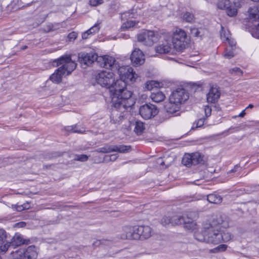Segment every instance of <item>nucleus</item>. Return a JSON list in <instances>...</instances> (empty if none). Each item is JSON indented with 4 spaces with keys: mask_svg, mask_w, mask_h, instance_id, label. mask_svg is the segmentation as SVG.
Listing matches in <instances>:
<instances>
[{
    "mask_svg": "<svg viewBox=\"0 0 259 259\" xmlns=\"http://www.w3.org/2000/svg\"><path fill=\"white\" fill-rule=\"evenodd\" d=\"M126 82L117 79L111 83L108 88L111 98L113 109V118L111 121L114 123H119L125 116V113L130 109L135 102L132 98V92L127 90Z\"/></svg>",
    "mask_w": 259,
    "mask_h": 259,
    "instance_id": "f257e3e1",
    "label": "nucleus"
},
{
    "mask_svg": "<svg viewBox=\"0 0 259 259\" xmlns=\"http://www.w3.org/2000/svg\"><path fill=\"white\" fill-rule=\"evenodd\" d=\"M55 62L57 65H62L50 76V79L54 83H59L62 81V76L69 75L76 68V64L71 60L70 56L62 57Z\"/></svg>",
    "mask_w": 259,
    "mask_h": 259,
    "instance_id": "f03ea898",
    "label": "nucleus"
},
{
    "mask_svg": "<svg viewBox=\"0 0 259 259\" xmlns=\"http://www.w3.org/2000/svg\"><path fill=\"white\" fill-rule=\"evenodd\" d=\"M188 98V93L184 89H177L172 92L169 98V102L165 106L167 112L173 114L179 111L181 104Z\"/></svg>",
    "mask_w": 259,
    "mask_h": 259,
    "instance_id": "7ed1b4c3",
    "label": "nucleus"
},
{
    "mask_svg": "<svg viewBox=\"0 0 259 259\" xmlns=\"http://www.w3.org/2000/svg\"><path fill=\"white\" fill-rule=\"evenodd\" d=\"M205 229L206 243L213 244L221 243L222 241L227 242L232 238L231 234L229 232H224L210 225H204Z\"/></svg>",
    "mask_w": 259,
    "mask_h": 259,
    "instance_id": "20e7f679",
    "label": "nucleus"
},
{
    "mask_svg": "<svg viewBox=\"0 0 259 259\" xmlns=\"http://www.w3.org/2000/svg\"><path fill=\"white\" fill-rule=\"evenodd\" d=\"M189 41L186 32L181 28H177L172 37L174 48L178 52H182L187 47Z\"/></svg>",
    "mask_w": 259,
    "mask_h": 259,
    "instance_id": "39448f33",
    "label": "nucleus"
},
{
    "mask_svg": "<svg viewBox=\"0 0 259 259\" xmlns=\"http://www.w3.org/2000/svg\"><path fill=\"white\" fill-rule=\"evenodd\" d=\"M139 112L143 118L147 120L155 117L159 111L155 105L147 103L140 107Z\"/></svg>",
    "mask_w": 259,
    "mask_h": 259,
    "instance_id": "423d86ee",
    "label": "nucleus"
},
{
    "mask_svg": "<svg viewBox=\"0 0 259 259\" xmlns=\"http://www.w3.org/2000/svg\"><path fill=\"white\" fill-rule=\"evenodd\" d=\"M117 73L120 77V80H123L127 83L128 81H134L137 77V74L134 72L133 69L128 66H119L116 69Z\"/></svg>",
    "mask_w": 259,
    "mask_h": 259,
    "instance_id": "0eeeda50",
    "label": "nucleus"
},
{
    "mask_svg": "<svg viewBox=\"0 0 259 259\" xmlns=\"http://www.w3.org/2000/svg\"><path fill=\"white\" fill-rule=\"evenodd\" d=\"M158 40V37L153 31L146 30L138 35V40L147 46H152Z\"/></svg>",
    "mask_w": 259,
    "mask_h": 259,
    "instance_id": "6e6552de",
    "label": "nucleus"
},
{
    "mask_svg": "<svg viewBox=\"0 0 259 259\" xmlns=\"http://www.w3.org/2000/svg\"><path fill=\"white\" fill-rule=\"evenodd\" d=\"M97 82L102 87L108 89L114 81V74L112 72L103 71L96 76Z\"/></svg>",
    "mask_w": 259,
    "mask_h": 259,
    "instance_id": "1a4fd4ad",
    "label": "nucleus"
},
{
    "mask_svg": "<svg viewBox=\"0 0 259 259\" xmlns=\"http://www.w3.org/2000/svg\"><path fill=\"white\" fill-rule=\"evenodd\" d=\"M97 63L102 67L113 70L117 69L119 67V64L116 62L115 58L110 56H98Z\"/></svg>",
    "mask_w": 259,
    "mask_h": 259,
    "instance_id": "9d476101",
    "label": "nucleus"
},
{
    "mask_svg": "<svg viewBox=\"0 0 259 259\" xmlns=\"http://www.w3.org/2000/svg\"><path fill=\"white\" fill-rule=\"evenodd\" d=\"M203 161V157L199 153H194L192 154H185L182 159V163L190 167L192 165H196L200 163Z\"/></svg>",
    "mask_w": 259,
    "mask_h": 259,
    "instance_id": "9b49d317",
    "label": "nucleus"
},
{
    "mask_svg": "<svg viewBox=\"0 0 259 259\" xmlns=\"http://www.w3.org/2000/svg\"><path fill=\"white\" fill-rule=\"evenodd\" d=\"M218 7L220 9L225 10L226 13L230 17L237 15V9L235 3H231L229 0H220L218 3Z\"/></svg>",
    "mask_w": 259,
    "mask_h": 259,
    "instance_id": "f8f14e48",
    "label": "nucleus"
},
{
    "mask_svg": "<svg viewBox=\"0 0 259 259\" xmlns=\"http://www.w3.org/2000/svg\"><path fill=\"white\" fill-rule=\"evenodd\" d=\"M219 230L225 229L229 227V221L227 217L223 214H219L214 218L210 223L206 224Z\"/></svg>",
    "mask_w": 259,
    "mask_h": 259,
    "instance_id": "ddd939ff",
    "label": "nucleus"
},
{
    "mask_svg": "<svg viewBox=\"0 0 259 259\" xmlns=\"http://www.w3.org/2000/svg\"><path fill=\"white\" fill-rule=\"evenodd\" d=\"M98 55L94 52H81L78 54V58L79 62L86 65H89L95 61L98 62Z\"/></svg>",
    "mask_w": 259,
    "mask_h": 259,
    "instance_id": "4468645a",
    "label": "nucleus"
},
{
    "mask_svg": "<svg viewBox=\"0 0 259 259\" xmlns=\"http://www.w3.org/2000/svg\"><path fill=\"white\" fill-rule=\"evenodd\" d=\"M139 236L136 226H125L123 229L120 238L122 239L138 240Z\"/></svg>",
    "mask_w": 259,
    "mask_h": 259,
    "instance_id": "2eb2a0df",
    "label": "nucleus"
},
{
    "mask_svg": "<svg viewBox=\"0 0 259 259\" xmlns=\"http://www.w3.org/2000/svg\"><path fill=\"white\" fill-rule=\"evenodd\" d=\"M131 60L135 66L141 65L145 62L144 55L140 49H136L131 54Z\"/></svg>",
    "mask_w": 259,
    "mask_h": 259,
    "instance_id": "dca6fc26",
    "label": "nucleus"
},
{
    "mask_svg": "<svg viewBox=\"0 0 259 259\" xmlns=\"http://www.w3.org/2000/svg\"><path fill=\"white\" fill-rule=\"evenodd\" d=\"M139 239H146L151 236L152 229L148 226H136Z\"/></svg>",
    "mask_w": 259,
    "mask_h": 259,
    "instance_id": "f3484780",
    "label": "nucleus"
},
{
    "mask_svg": "<svg viewBox=\"0 0 259 259\" xmlns=\"http://www.w3.org/2000/svg\"><path fill=\"white\" fill-rule=\"evenodd\" d=\"M220 97V92L217 88H211L207 94V101L209 103H214L218 101Z\"/></svg>",
    "mask_w": 259,
    "mask_h": 259,
    "instance_id": "a211bd4d",
    "label": "nucleus"
},
{
    "mask_svg": "<svg viewBox=\"0 0 259 259\" xmlns=\"http://www.w3.org/2000/svg\"><path fill=\"white\" fill-rule=\"evenodd\" d=\"M29 242V240L24 239L22 236L18 234H16L10 242L11 245L15 247L24 244H28Z\"/></svg>",
    "mask_w": 259,
    "mask_h": 259,
    "instance_id": "6ab92c4d",
    "label": "nucleus"
},
{
    "mask_svg": "<svg viewBox=\"0 0 259 259\" xmlns=\"http://www.w3.org/2000/svg\"><path fill=\"white\" fill-rule=\"evenodd\" d=\"M156 53L159 54H167L169 53L171 50L170 44L165 41L161 44H159L155 48Z\"/></svg>",
    "mask_w": 259,
    "mask_h": 259,
    "instance_id": "aec40b11",
    "label": "nucleus"
},
{
    "mask_svg": "<svg viewBox=\"0 0 259 259\" xmlns=\"http://www.w3.org/2000/svg\"><path fill=\"white\" fill-rule=\"evenodd\" d=\"M192 214H187L186 217V221L184 222V228L188 230L194 231L197 229V225L193 221V218H191Z\"/></svg>",
    "mask_w": 259,
    "mask_h": 259,
    "instance_id": "412c9836",
    "label": "nucleus"
},
{
    "mask_svg": "<svg viewBox=\"0 0 259 259\" xmlns=\"http://www.w3.org/2000/svg\"><path fill=\"white\" fill-rule=\"evenodd\" d=\"M249 17L250 20L255 21L259 19V5L250 7L248 9Z\"/></svg>",
    "mask_w": 259,
    "mask_h": 259,
    "instance_id": "4be33fe9",
    "label": "nucleus"
},
{
    "mask_svg": "<svg viewBox=\"0 0 259 259\" xmlns=\"http://www.w3.org/2000/svg\"><path fill=\"white\" fill-rule=\"evenodd\" d=\"M207 200L210 203L219 204L222 202L223 198L218 194L212 193L207 196Z\"/></svg>",
    "mask_w": 259,
    "mask_h": 259,
    "instance_id": "5701e85b",
    "label": "nucleus"
},
{
    "mask_svg": "<svg viewBox=\"0 0 259 259\" xmlns=\"http://www.w3.org/2000/svg\"><path fill=\"white\" fill-rule=\"evenodd\" d=\"M26 254V259H35L37 256L36 248L34 246L28 247L25 251Z\"/></svg>",
    "mask_w": 259,
    "mask_h": 259,
    "instance_id": "b1692460",
    "label": "nucleus"
},
{
    "mask_svg": "<svg viewBox=\"0 0 259 259\" xmlns=\"http://www.w3.org/2000/svg\"><path fill=\"white\" fill-rule=\"evenodd\" d=\"M132 150L131 146L123 145H113V152H118L121 153H127Z\"/></svg>",
    "mask_w": 259,
    "mask_h": 259,
    "instance_id": "393cba45",
    "label": "nucleus"
},
{
    "mask_svg": "<svg viewBox=\"0 0 259 259\" xmlns=\"http://www.w3.org/2000/svg\"><path fill=\"white\" fill-rule=\"evenodd\" d=\"M150 97L152 101L156 103L162 101L165 98L164 94L160 91L152 93Z\"/></svg>",
    "mask_w": 259,
    "mask_h": 259,
    "instance_id": "a878e982",
    "label": "nucleus"
},
{
    "mask_svg": "<svg viewBox=\"0 0 259 259\" xmlns=\"http://www.w3.org/2000/svg\"><path fill=\"white\" fill-rule=\"evenodd\" d=\"M9 259H26V254L23 249H19L11 253Z\"/></svg>",
    "mask_w": 259,
    "mask_h": 259,
    "instance_id": "bb28decb",
    "label": "nucleus"
},
{
    "mask_svg": "<svg viewBox=\"0 0 259 259\" xmlns=\"http://www.w3.org/2000/svg\"><path fill=\"white\" fill-rule=\"evenodd\" d=\"M135 125L134 131L135 133L138 135L142 134L145 129L144 122L140 120H137L136 121Z\"/></svg>",
    "mask_w": 259,
    "mask_h": 259,
    "instance_id": "cd10ccee",
    "label": "nucleus"
},
{
    "mask_svg": "<svg viewBox=\"0 0 259 259\" xmlns=\"http://www.w3.org/2000/svg\"><path fill=\"white\" fill-rule=\"evenodd\" d=\"M187 214H185L183 216H174L172 218H170L171 220V225H181L184 224V222L186 221V217Z\"/></svg>",
    "mask_w": 259,
    "mask_h": 259,
    "instance_id": "c85d7f7f",
    "label": "nucleus"
},
{
    "mask_svg": "<svg viewBox=\"0 0 259 259\" xmlns=\"http://www.w3.org/2000/svg\"><path fill=\"white\" fill-rule=\"evenodd\" d=\"M205 229L204 228V225L203 227V230L201 233L200 232H195L194 234V238L199 241L200 242H204L206 243V233Z\"/></svg>",
    "mask_w": 259,
    "mask_h": 259,
    "instance_id": "c756f323",
    "label": "nucleus"
},
{
    "mask_svg": "<svg viewBox=\"0 0 259 259\" xmlns=\"http://www.w3.org/2000/svg\"><path fill=\"white\" fill-rule=\"evenodd\" d=\"M204 29L203 28H192L190 29L191 34L194 37H199L204 35Z\"/></svg>",
    "mask_w": 259,
    "mask_h": 259,
    "instance_id": "7c9ffc66",
    "label": "nucleus"
},
{
    "mask_svg": "<svg viewBox=\"0 0 259 259\" xmlns=\"http://www.w3.org/2000/svg\"><path fill=\"white\" fill-rule=\"evenodd\" d=\"M183 19L187 22L192 23L195 20L194 15L191 12H186L183 14Z\"/></svg>",
    "mask_w": 259,
    "mask_h": 259,
    "instance_id": "2f4dec72",
    "label": "nucleus"
},
{
    "mask_svg": "<svg viewBox=\"0 0 259 259\" xmlns=\"http://www.w3.org/2000/svg\"><path fill=\"white\" fill-rule=\"evenodd\" d=\"M2 243L0 246V253L5 254L8 250L9 247L12 245L10 242L2 241Z\"/></svg>",
    "mask_w": 259,
    "mask_h": 259,
    "instance_id": "473e14b6",
    "label": "nucleus"
},
{
    "mask_svg": "<svg viewBox=\"0 0 259 259\" xmlns=\"http://www.w3.org/2000/svg\"><path fill=\"white\" fill-rule=\"evenodd\" d=\"M221 38L223 41H226L228 40H230V33L229 31H226L224 29V28L222 27V30L221 31L220 33Z\"/></svg>",
    "mask_w": 259,
    "mask_h": 259,
    "instance_id": "72a5a7b5",
    "label": "nucleus"
},
{
    "mask_svg": "<svg viewBox=\"0 0 259 259\" xmlns=\"http://www.w3.org/2000/svg\"><path fill=\"white\" fill-rule=\"evenodd\" d=\"M113 145H106L103 147L98 148L96 151L99 153H107L113 152Z\"/></svg>",
    "mask_w": 259,
    "mask_h": 259,
    "instance_id": "f704fd0d",
    "label": "nucleus"
},
{
    "mask_svg": "<svg viewBox=\"0 0 259 259\" xmlns=\"http://www.w3.org/2000/svg\"><path fill=\"white\" fill-rule=\"evenodd\" d=\"M205 120L206 118L199 119V120H198L197 121L193 123L192 129L194 130L196 128L201 127L204 124V121Z\"/></svg>",
    "mask_w": 259,
    "mask_h": 259,
    "instance_id": "c9c22d12",
    "label": "nucleus"
},
{
    "mask_svg": "<svg viewBox=\"0 0 259 259\" xmlns=\"http://www.w3.org/2000/svg\"><path fill=\"white\" fill-rule=\"evenodd\" d=\"M227 247L228 246L226 244L219 245L213 249V252L217 253L224 251L227 249Z\"/></svg>",
    "mask_w": 259,
    "mask_h": 259,
    "instance_id": "e433bc0d",
    "label": "nucleus"
},
{
    "mask_svg": "<svg viewBox=\"0 0 259 259\" xmlns=\"http://www.w3.org/2000/svg\"><path fill=\"white\" fill-rule=\"evenodd\" d=\"M251 33L253 37L259 39V23L252 29Z\"/></svg>",
    "mask_w": 259,
    "mask_h": 259,
    "instance_id": "4c0bfd02",
    "label": "nucleus"
},
{
    "mask_svg": "<svg viewBox=\"0 0 259 259\" xmlns=\"http://www.w3.org/2000/svg\"><path fill=\"white\" fill-rule=\"evenodd\" d=\"M118 155L117 154H111L110 155H106L104 157L105 160L107 162L114 161L118 158Z\"/></svg>",
    "mask_w": 259,
    "mask_h": 259,
    "instance_id": "58836bf2",
    "label": "nucleus"
},
{
    "mask_svg": "<svg viewBox=\"0 0 259 259\" xmlns=\"http://www.w3.org/2000/svg\"><path fill=\"white\" fill-rule=\"evenodd\" d=\"M230 73L231 74H234L235 75H238L240 76L242 75L243 72L238 67H235L234 68H232L230 70Z\"/></svg>",
    "mask_w": 259,
    "mask_h": 259,
    "instance_id": "ea45409f",
    "label": "nucleus"
},
{
    "mask_svg": "<svg viewBox=\"0 0 259 259\" xmlns=\"http://www.w3.org/2000/svg\"><path fill=\"white\" fill-rule=\"evenodd\" d=\"M77 128L76 125L74 126H68L66 127L65 130L68 132H71L72 133H82L83 131L81 130H78L76 129Z\"/></svg>",
    "mask_w": 259,
    "mask_h": 259,
    "instance_id": "a19ab883",
    "label": "nucleus"
},
{
    "mask_svg": "<svg viewBox=\"0 0 259 259\" xmlns=\"http://www.w3.org/2000/svg\"><path fill=\"white\" fill-rule=\"evenodd\" d=\"M29 207L28 203H24L23 205H17L15 206V209L18 211H21L24 209H28Z\"/></svg>",
    "mask_w": 259,
    "mask_h": 259,
    "instance_id": "79ce46f5",
    "label": "nucleus"
},
{
    "mask_svg": "<svg viewBox=\"0 0 259 259\" xmlns=\"http://www.w3.org/2000/svg\"><path fill=\"white\" fill-rule=\"evenodd\" d=\"M160 223L163 226H165L169 224H171V220L169 217H164L161 220Z\"/></svg>",
    "mask_w": 259,
    "mask_h": 259,
    "instance_id": "37998d69",
    "label": "nucleus"
},
{
    "mask_svg": "<svg viewBox=\"0 0 259 259\" xmlns=\"http://www.w3.org/2000/svg\"><path fill=\"white\" fill-rule=\"evenodd\" d=\"M99 24L100 23H99L95 24L93 27L88 30V31H90V33L92 34L98 32L100 29Z\"/></svg>",
    "mask_w": 259,
    "mask_h": 259,
    "instance_id": "c03bdc74",
    "label": "nucleus"
},
{
    "mask_svg": "<svg viewBox=\"0 0 259 259\" xmlns=\"http://www.w3.org/2000/svg\"><path fill=\"white\" fill-rule=\"evenodd\" d=\"M154 87H156L155 81L153 80H150L147 81L145 83V88L149 90H152Z\"/></svg>",
    "mask_w": 259,
    "mask_h": 259,
    "instance_id": "a18cd8bd",
    "label": "nucleus"
},
{
    "mask_svg": "<svg viewBox=\"0 0 259 259\" xmlns=\"http://www.w3.org/2000/svg\"><path fill=\"white\" fill-rule=\"evenodd\" d=\"M234 56V53L233 52V50L231 49L230 50H228L227 49L226 52L224 53V56L225 58L227 59H231Z\"/></svg>",
    "mask_w": 259,
    "mask_h": 259,
    "instance_id": "49530a36",
    "label": "nucleus"
},
{
    "mask_svg": "<svg viewBox=\"0 0 259 259\" xmlns=\"http://www.w3.org/2000/svg\"><path fill=\"white\" fill-rule=\"evenodd\" d=\"M136 23L133 21H127L126 22L124 23L122 25L123 28H129L132 27H133L135 25Z\"/></svg>",
    "mask_w": 259,
    "mask_h": 259,
    "instance_id": "de8ad7c7",
    "label": "nucleus"
},
{
    "mask_svg": "<svg viewBox=\"0 0 259 259\" xmlns=\"http://www.w3.org/2000/svg\"><path fill=\"white\" fill-rule=\"evenodd\" d=\"M77 36V34L75 32H72L68 34V39L70 41L74 40Z\"/></svg>",
    "mask_w": 259,
    "mask_h": 259,
    "instance_id": "09e8293b",
    "label": "nucleus"
},
{
    "mask_svg": "<svg viewBox=\"0 0 259 259\" xmlns=\"http://www.w3.org/2000/svg\"><path fill=\"white\" fill-rule=\"evenodd\" d=\"M7 238V233L3 229L0 228V242L3 241Z\"/></svg>",
    "mask_w": 259,
    "mask_h": 259,
    "instance_id": "8fccbe9b",
    "label": "nucleus"
},
{
    "mask_svg": "<svg viewBox=\"0 0 259 259\" xmlns=\"http://www.w3.org/2000/svg\"><path fill=\"white\" fill-rule=\"evenodd\" d=\"M103 3V0H90V4L92 6H97Z\"/></svg>",
    "mask_w": 259,
    "mask_h": 259,
    "instance_id": "3c124183",
    "label": "nucleus"
},
{
    "mask_svg": "<svg viewBox=\"0 0 259 259\" xmlns=\"http://www.w3.org/2000/svg\"><path fill=\"white\" fill-rule=\"evenodd\" d=\"M76 159L80 161H86L88 159V156L84 154L78 155L76 156Z\"/></svg>",
    "mask_w": 259,
    "mask_h": 259,
    "instance_id": "603ef678",
    "label": "nucleus"
},
{
    "mask_svg": "<svg viewBox=\"0 0 259 259\" xmlns=\"http://www.w3.org/2000/svg\"><path fill=\"white\" fill-rule=\"evenodd\" d=\"M204 112L206 117H208L211 115V109L208 106H206L204 108Z\"/></svg>",
    "mask_w": 259,
    "mask_h": 259,
    "instance_id": "864d4df0",
    "label": "nucleus"
},
{
    "mask_svg": "<svg viewBox=\"0 0 259 259\" xmlns=\"http://www.w3.org/2000/svg\"><path fill=\"white\" fill-rule=\"evenodd\" d=\"M44 30L46 32H49L55 30V29L54 28V26L52 24H48L45 28Z\"/></svg>",
    "mask_w": 259,
    "mask_h": 259,
    "instance_id": "5fc2aeb1",
    "label": "nucleus"
},
{
    "mask_svg": "<svg viewBox=\"0 0 259 259\" xmlns=\"http://www.w3.org/2000/svg\"><path fill=\"white\" fill-rule=\"evenodd\" d=\"M226 42L229 44L231 49L233 50L234 48H235L236 42L233 39H232L231 38H230V40L226 41Z\"/></svg>",
    "mask_w": 259,
    "mask_h": 259,
    "instance_id": "6e6d98bb",
    "label": "nucleus"
},
{
    "mask_svg": "<svg viewBox=\"0 0 259 259\" xmlns=\"http://www.w3.org/2000/svg\"><path fill=\"white\" fill-rule=\"evenodd\" d=\"M90 34H92L91 33H90V31H88V30L87 31H86L85 32H83L82 34V38L83 39H86L88 38L89 37V35Z\"/></svg>",
    "mask_w": 259,
    "mask_h": 259,
    "instance_id": "4d7b16f0",
    "label": "nucleus"
},
{
    "mask_svg": "<svg viewBox=\"0 0 259 259\" xmlns=\"http://www.w3.org/2000/svg\"><path fill=\"white\" fill-rule=\"evenodd\" d=\"M16 226L18 227L22 228L26 226V223L24 222H19L17 223Z\"/></svg>",
    "mask_w": 259,
    "mask_h": 259,
    "instance_id": "13d9d810",
    "label": "nucleus"
},
{
    "mask_svg": "<svg viewBox=\"0 0 259 259\" xmlns=\"http://www.w3.org/2000/svg\"><path fill=\"white\" fill-rule=\"evenodd\" d=\"M101 244V241L97 240L93 243V245H94L95 246H99Z\"/></svg>",
    "mask_w": 259,
    "mask_h": 259,
    "instance_id": "bf43d9fd",
    "label": "nucleus"
},
{
    "mask_svg": "<svg viewBox=\"0 0 259 259\" xmlns=\"http://www.w3.org/2000/svg\"><path fill=\"white\" fill-rule=\"evenodd\" d=\"M245 114V110H243L238 115L239 117H243Z\"/></svg>",
    "mask_w": 259,
    "mask_h": 259,
    "instance_id": "052dcab7",
    "label": "nucleus"
},
{
    "mask_svg": "<svg viewBox=\"0 0 259 259\" xmlns=\"http://www.w3.org/2000/svg\"><path fill=\"white\" fill-rule=\"evenodd\" d=\"M239 167L238 165H235L234 168L230 171V172H234L237 170V169Z\"/></svg>",
    "mask_w": 259,
    "mask_h": 259,
    "instance_id": "680f3d73",
    "label": "nucleus"
},
{
    "mask_svg": "<svg viewBox=\"0 0 259 259\" xmlns=\"http://www.w3.org/2000/svg\"><path fill=\"white\" fill-rule=\"evenodd\" d=\"M239 167L238 165H235L234 168L230 171V172H234L237 170V169Z\"/></svg>",
    "mask_w": 259,
    "mask_h": 259,
    "instance_id": "e2e57ef3",
    "label": "nucleus"
},
{
    "mask_svg": "<svg viewBox=\"0 0 259 259\" xmlns=\"http://www.w3.org/2000/svg\"><path fill=\"white\" fill-rule=\"evenodd\" d=\"M199 181V180H197L195 181H194L193 182H192L193 184H194V185H199L200 184L198 183V182Z\"/></svg>",
    "mask_w": 259,
    "mask_h": 259,
    "instance_id": "0e129e2a",
    "label": "nucleus"
},
{
    "mask_svg": "<svg viewBox=\"0 0 259 259\" xmlns=\"http://www.w3.org/2000/svg\"><path fill=\"white\" fill-rule=\"evenodd\" d=\"M253 107V105L252 104H249L246 108L245 109H249V108H252Z\"/></svg>",
    "mask_w": 259,
    "mask_h": 259,
    "instance_id": "69168bd1",
    "label": "nucleus"
},
{
    "mask_svg": "<svg viewBox=\"0 0 259 259\" xmlns=\"http://www.w3.org/2000/svg\"><path fill=\"white\" fill-rule=\"evenodd\" d=\"M235 129H236V131H237L238 130V127H231L230 128L228 129V131H230L231 130H235Z\"/></svg>",
    "mask_w": 259,
    "mask_h": 259,
    "instance_id": "338daca9",
    "label": "nucleus"
},
{
    "mask_svg": "<svg viewBox=\"0 0 259 259\" xmlns=\"http://www.w3.org/2000/svg\"><path fill=\"white\" fill-rule=\"evenodd\" d=\"M27 46H23V47H22V50H25V49H27Z\"/></svg>",
    "mask_w": 259,
    "mask_h": 259,
    "instance_id": "774afa93",
    "label": "nucleus"
}]
</instances>
